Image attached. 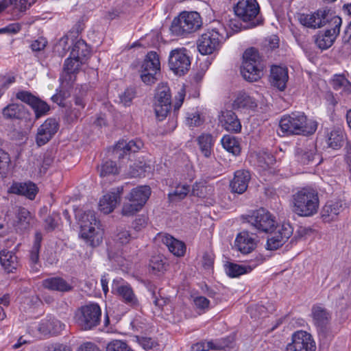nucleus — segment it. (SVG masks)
Returning a JSON list of instances; mask_svg holds the SVG:
<instances>
[{"mask_svg":"<svg viewBox=\"0 0 351 351\" xmlns=\"http://www.w3.org/2000/svg\"><path fill=\"white\" fill-rule=\"evenodd\" d=\"M279 126L284 135L308 136L315 133L317 123L308 120L302 112H294L284 115L280 120Z\"/></svg>","mask_w":351,"mask_h":351,"instance_id":"obj_1","label":"nucleus"},{"mask_svg":"<svg viewBox=\"0 0 351 351\" xmlns=\"http://www.w3.org/2000/svg\"><path fill=\"white\" fill-rule=\"evenodd\" d=\"M319 206L318 192L313 188H303L292 195V211L300 217H311Z\"/></svg>","mask_w":351,"mask_h":351,"instance_id":"obj_2","label":"nucleus"},{"mask_svg":"<svg viewBox=\"0 0 351 351\" xmlns=\"http://www.w3.org/2000/svg\"><path fill=\"white\" fill-rule=\"evenodd\" d=\"M80 235L86 243L93 247L99 245L103 240L104 232L95 211L85 210L80 217Z\"/></svg>","mask_w":351,"mask_h":351,"instance_id":"obj_3","label":"nucleus"},{"mask_svg":"<svg viewBox=\"0 0 351 351\" xmlns=\"http://www.w3.org/2000/svg\"><path fill=\"white\" fill-rule=\"evenodd\" d=\"M230 35L226 27L218 23L217 27H213L201 36L197 42V49L203 55L211 54L218 50L221 43Z\"/></svg>","mask_w":351,"mask_h":351,"instance_id":"obj_4","label":"nucleus"},{"mask_svg":"<svg viewBox=\"0 0 351 351\" xmlns=\"http://www.w3.org/2000/svg\"><path fill=\"white\" fill-rule=\"evenodd\" d=\"M202 23L198 12L185 11L173 20L170 31L174 36H185L197 31L202 26Z\"/></svg>","mask_w":351,"mask_h":351,"instance_id":"obj_5","label":"nucleus"},{"mask_svg":"<svg viewBox=\"0 0 351 351\" xmlns=\"http://www.w3.org/2000/svg\"><path fill=\"white\" fill-rule=\"evenodd\" d=\"M241 73L245 80L249 82H256L263 74V64L257 50L254 48L247 49L243 56Z\"/></svg>","mask_w":351,"mask_h":351,"instance_id":"obj_6","label":"nucleus"},{"mask_svg":"<svg viewBox=\"0 0 351 351\" xmlns=\"http://www.w3.org/2000/svg\"><path fill=\"white\" fill-rule=\"evenodd\" d=\"M101 316L100 306L96 303H91L77 309L75 314V321L82 330H88L100 324Z\"/></svg>","mask_w":351,"mask_h":351,"instance_id":"obj_7","label":"nucleus"},{"mask_svg":"<svg viewBox=\"0 0 351 351\" xmlns=\"http://www.w3.org/2000/svg\"><path fill=\"white\" fill-rule=\"evenodd\" d=\"M235 15L249 24L244 29L254 27L261 23L258 14L260 7L256 0H239L234 7Z\"/></svg>","mask_w":351,"mask_h":351,"instance_id":"obj_8","label":"nucleus"},{"mask_svg":"<svg viewBox=\"0 0 351 351\" xmlns=\"http://www.w3.org/2000/svg\"><path fill=\"white\" fill-rule=\"evenodd\" d=\"M191 63L189 51L186 48H177L170 51L168 64L175 74L180 76L184 75L189 71Z\"/></svg>","mask_w":351,"mask_h":351,"instance_id":"obj_9","label":"nucleus"},{"mask_svg":"<svg viewBox=\"0 0 351 351\" xmlns=\"http://www.w3.org/2000/svg\"><path fill=\"white\" fill-rule=\"evenodd\" d=\"M154 112L158 121L164 120L171 108L170 88L164 84L158 86L154 97Z\"/></svg>","mask_w":351,"mask_h":351,"instance_id":"obj_10","label":"nucleus"},{"mask_svg":"<svg viewBox=\"0 0 351 351\" xmlns=\"http://www.w3.org/2000/svg\"><path fill=\"white\" fill-rule=\"evenodd\" d=\"M336 15H332L328 10H318L311 14H302L299 17L300 23L307 27L320 28L328 23L332 26V20Z\"/></svg>","mask_w":351,"mask_h":351,"instance_id":"obj_11","label":"nucleus"},{"mask_svg":"<svg viewBox=\"0 0 351 351\" xmlns=\"http://www.w3.org/2000/svg\"><path fill=\"white\" fill-rule=\"evenodd\" d=\"M248 222L256 229L263 232H269L276 226L275 218L269 212L261 208L249 216Z\"/></svg>","mask_w":351,"mask_h":351,"instance_id":"obj_12","label":"nucleus"},{"mask_svg":"<svg viewBox=\"0 0 351 351\" xmlns=\"http://www.w3.org/2000/svg\"><path fill=\"white\" fill-rule=\"evenodd\" d=\"M316 346L312 336L304 330L295 332L292 341L287 344L285 351H315Z\"/></svg>","mask_w":351,"mask_h":351,"instance_id":"obj_13","label":"nucleus"},{"mask_svg":"<svg viewBox=\"0 0 351 351\" xmlns=\"http://www.w3.org/2000/svg\"><path fill=\"white\" fill-rule=\"evenodd\" d=\"M276 231L269 232L271 234L267 241V249L276 250L281 247L292 235L293 228L289 223H284L276 227Z\"/></svg>","mask_w":351,"mask_h":351,"instance_id":"obj_14","label":"nucleus"},{"mask_svg":"<svg viewBox=\"0 0 351 351\" xmlns=\"http://www.w3.org/2000/svg\"><path fill=\"white\" fill-rule=\"evenodd\" d=\"M341 23V19L338 16H335L332 20V26L324 33L317 36L315 43L319 49L322 50L327 49L332 45L340 32Z\"/></svg>","mask_w":351,"mask_h":351,"instance_id":"obj_15","label":"nucleus"},{"mask_svg":"<svg viewBox=\"0 0 351 351\" xmlns=\"http://www.w3.org/2000/svg\"><path fill=\"white\" fill-rule=\"evenodd\" d=\"M58 122L56 119H47L38 129L36 143L39 146L46 144L58 132Z\"/></svg>","mask_w":351,"mask_h":351,"instance_id":"obj_16","label":"nucleus"},{"mask_svg":"<svg viewBox=\"0 0 351 351\" xmlns=\"http://www.w3.org/2000/svg\"><path fill=\"white\" fill-rule=\"evenodd\" d=\"M265 261V258L263 255L258 254L254 260H252L248 264L238 265L230 263L226 266V273L229 276L236 278L251 271L256 266L262 264Z\"/></svg>","mask_w":351,"mask_h":351,"instance_id":"obj_17","label":"nucleus"},{"mask_svg":"<svg viewBox=\"0 0 351 351\" xmlns=\"http://www.w3.org/2000/svg\"><path fill=\"white\" fill-rule=\"evenodd\" d=\"M221 126L227 131L239 133L241 130V123L237 115L232 110H222L219 116Z\"/></svg>","mask_w":351,"mask_h":351,"instance_id":"obj_18","label":"nucleus"},{"mask_svg":"<svg viewBox=\"0 0 351 351\" xmlns=\"http://www.w3.org/2000/svg\"><path fill=\"white\" fill-rule=\"evenodd\" d=\"M297 161L303 165L319 164V156L314 145L306 147H297L295 152Z\"/></svg>","mask_w":351,"mask_h":351,"instance_id":"obj_19","label":"nucleus"},{"mask_svg":"<svg viewBox=\"0 0 351 351\" xmlns=\"http://www.w3.org/2000/svg\"><path fill=\"white\" fill-rule=\"evenodd\" d=\"M123 187H117L112 191L104 195L99 204V210L105 214H109L113 211L121 199V194Z\"/></svg>","mask_w":351,"mask_h":351,"instance_id":"obj_20","label":"nucleus"},{"mask_svg":"<svg viewBox=\"0 0 351 351\" xmlns=\"http://www.w3.org/2000/svg\"><path fill=\"white\" fill-rule=\"evenodd\" d=\"M156 239L165 245L169 252L176 256H182L185 254L186 245L184 243L179 241L171 235L165 233L157 234Z\"/></svg>","mask_w":351,"mask_h":351,"instance_id":"obj_21","label":"nucleus"},{"mask_svg":"<svg viewBox=\"0 0 351 351\" xmlns=\"http://www.w3.org/2000/svg\"><path fill=\"white\" fill-rule=\"evenodd\" d=\"M143 146V143L140 139L131 140L128 142L121 140L116 144L113 152L119 159H121L128 154L137 152Z\"/></svg>","mask_w":351,"mask_h":351,"instance_id":"obj_22","label":"nucleus"},{"mask_svg":"<svg viewBox=\"0 0 351 351\" xmlns=\"http://www.w3.org/2000/svg\"><path fill=\"white\" fill-rule=\"evenodd\" d=\"M85 62L82 59L75 58L70 55L64 61L62 75V80L67 82L68 84L73 82L75 80L74 74L80 71L81 66Z\"/></svg>","mask_w":351,"mask_h":351,"instance_id":"obj_23","label":"nucleus"},{"mask_svg":"<svg viewBox=\"0 0 351 351\" xmlns=\"http://www.w3.org/2000/svg\"><path fill=\"white\" fill-rule=\"evenodd\" d=\"M256 243L252 234L248 231L239 232L234 241V247L243 254H249L256 247Z\"/></svg>","mask_w":351,"mask_h":351,"instance_id":"obj_24","label":"nucleus"},{"mask_svg":"<svg viewBox=\"0 0 351 351\" xmlns=\"http://www.w3.org/2000/svg\"><path fill=\"white\" fill-rule=\"evenodd\" d=\"M115 290L121 301L128 306L133 308H138L140 306L138 299L129 284L120 285Z\"/></svg>","mask_w":351,"mask_h":351,"instance_id":"obj_25","label":"nucleus"},{"mask_svg":"<svg viewBox=\"0 0 351 351\" xmlns=\"http://www.w3.org/2000/svg\"><path fill=\"white\" fill-rule=\"evenodd\" d=\"M250 178V174L248 171H237L230 184L232 191L238 194L243 193L247 189Z\"/></svg>","mask_w":351,"mask_h":351,"instance_id":"obj_26","label":"nucleus"},{"mask_svg":"<svg viewBox=\"0 0 351 351\" xmlns=\"http://www.w3.org/2000/svg\"><path fill=\"white\" fill-rule=\"evenodd\" d=\"M311 315L317 330L324 332L330 319L329 312L322 306L315 305L312 307Z\"/></svg>","mask_w":351,"mask_h":351,"instance_id":"obj_27","label":"nucleus"},{"mask_svg":"<svg viewBox=\"0 0 351 351\" xmlns=\"http://www.w3.org/2000/svg\"><path fill=\"white\" fill-rule=\"evenodd\" d=\"M65 324L58 319L49 316L41 321L39 324V330L45 334L56 335L65 329Z\"/></svg>","mask_w":351,"mask_h":351,"instance_id":"obj_28","label":"nucleus"},{"mask_svg":"<svg viewBox=\"0 0 351 351\" xmlns=\"http://www.w3.org/2000/svg\"><path fill=\"white\" fill-rule=\"evenodd\" d=\"M11 193L25 196L32 200L38 192V188L33 182H18L13 184L9 189Z\"/></svg>","mask_w":351,"mask_h":351,"instance_id":"obj_29","label":"nucleus"},{"mask_svg":"<svg viewBox=\"0 0 351 351\" xmlns=\"http://www.w3.org/2000/svg\"><path fill=\"white\" fill-rule=\"evenodd\" d=\"M287 69L274 66L271 69V84L280 90H284L288 80Z\"/></svg>","mask_w":351,"mask_h":351,"instance_id":"obj_30","label":"nucleus"},{"mask_svg":"<svg viewBox=\"0 0 351 351\" xmlns=\"http://www.w3.org/2000/svg\"><path fill=\"white\" fill-rule=\"evenodd\" d=\"M34 222L32 215L25 208H19L16 213V220L14 223L16 231L23 232L30 228Z\"/></svg>","mask_w":351,"mask_h":351,"instance_id":"obj_31","label":"nucleus"},{"mask_svg":"<svg viewBox=\"0 0 351 351\" xmlns=\"http://www.w3.org/2000/svg\"><path fill=\"white\" fill-rule=\"evenodd\" d=\"M42 240V234L40 232H36L35 234L33 245L29 251V264L31 265L32 269L35 271H37L40 267L39 261V252Z\"/></svg>","mask_w":351,"mask_h":351,"instance_id":"obj_32","label":"nucleus"},{"mask_svg":"<svg viewBox=\"0 0 351 351\" xmlns=\"http://www.w3.org/2000/svg\"><path fill=\"white\" fill-rule=\"evenodd\" d=\"M43 286L47 289L60 292H67L73 288L69 283L60 277L49 278L44 280L43 281Z\"/></svg>","mask_w":351,"mask_h":351,"instance_id":"obj_33","label":"nucleus"},{"mask_svg":"<svg viewBox=\"0 0 351 351\" xmlns=\"http://www.w3.org/2000/svg\"><path fill=\"white\" fill-rule=\"evenodd\" d=\"M345 134L340 128L332 129L328 131L326 141L328 146L333 149H338L343 145Z\"/></svg>","mask_w":351,"mask_h":351,"instance_id":"obj_34","label":"nucleus"},{"mask_svg":"<svg viewBox=\"0 0 351 351\" xmlns=\"http://www.w3.org/2000/svg\"><path fill=\"white\" fill-rule=\"evenodd\" d=\"M151 194L150 187L144 185L133 189L129 195L131 201L135 202L142 207L146 203Z\"/></svg>","mask_w":351,"mask_h":351,"instance_id":"obj_35","label":"nucleus"},{"mask_svg":"<svg viewBox=\"0 0 351 351\" xmlns=\"http://www.w3.org/2000/svg\"><path fill=\"white\" fill-rule=\"evenodd\" d=\"M2 114L6 119H21L25 117L26 112L23 105L10 104L3 108Z\"/></svg>","mask_w":351,"mask_h":351,"instance_id":"obj_36","label":"nucleus"},{"mask_svg":"<svg viewBox=\"0 0 351 351\" xmlns=\"http://www.w3.org/2000/svg\"><path fill=\"white\" fill-rule=\"evenodd\" d=\"M232 106L234 108H248L255 110L257 107L256 99L245 92H240L237 95Z\"/></svg>","mask_w":351,"mask_h":351,"instance_id":"obj_37","label":"nucleus"},{"mask_svg":"<svg viewBox=\"0 0 351 351\" xmlns=\"http://www.w3.org/2000/svg\"><path fill=\"white\" fill-rule=\"evenodd\" d=\"M0 262L7 272H13L18 267V258L12 252L2 250L0 252Z\"/></svg>","mask_w":351,"mask_h":351,"instance_id":"obj_38","label":"nucleus"},{"mask_svg":"<svg viewBox=\"0 0 351 351\" xmlns=\"http://www.w3.org/2000/svg\"><path fill=\"white\" fill-rule=\"evenodd\" d=\"M136 238H138V234L133 230H129L125 227H118L115 231L113 239L116 243L124 245Z\"/></svg>","mask_w":351,"mask_h":351,"instance_id":"obj_39","label":"nucleus"},{"mask_svg":"<svg viewBox=\"0 0 351 351\" xmlns=\"http://www.w3.org/2000/svg\"><path fill=\"white\" fill-rule=\"evenodd\" d=\"M141 69L149 72H158L160 70L159 56L155 51H149L146 55L141 66Z\"/></svg>","mask_w":351,"mask_h":351,"instance_id":"obj_40","label":"nucleus"},{"mask_svg":"<svg viewBox=\"0 0 351 351\" xmlns=\"http://www.w3.org/2000/svg\"><path fill=\"white\" fill-rule=\"evenodd\" d=\"M232 343L230 340L228 339V343L223 342H216L214 343L213 341H200L197 343L193 344L191 346V351H208L210 350H225L226 348L229 347V343Z\"/></svg>","mask_w":351,"mask_h":351,"instance_id":"obj_41","label":"nucleus"},{"mask_svg":"<svg viewBox=\"0 0 351 351\" xmlns=\"http://www.w3.org/2000/svg\"><path fill=\"white\" fill-rule=\"evenodd\" d=\"M213 191L214 188L213 186L207 184L206 181H200L196 182L193 185L191 194L199 198H206L212 195Z\"/></svg>","mask_w":351,"mask_h":351,"instance_id":"obj_42","label":"nucleus"},{"mask_svg":"<svg viewBox=\"0 0 351 351\" xmlns=\"http://www.w3.org/2000/svg\"><path fill=\"white\" fill-rule=\"evenodd\" d=\"M90 49L83 40H78L73 45L71 53V57L86 60L90 55Z\"/></svg>","mask_w":351,"mask_h":351,"instance_id":"obj_43","label":"nucleus"},{"mask_svg":"<svg viewBox=\"0 0 351 351\" xmlns=\"http://www.w3.org/2000/svg\"><path fill=\"white\" fill-rule=\"evenodd\" d=\"M341 204L340 202H327L322 210V216L324 220H332L337 217L341 210Z\"/></svg>","mask_w":351,"mask_h":351,"instance_id":"obj_44","label":"nucleus"},{"mask_svg":"<svg viewBox=\"0 0 351 351\" xmlns=\"http://www.w3.org/2000/svg\"><path fill=\"white\" fill-rule=\"evenodd\" d=\"M197 142L203 155L206 158L210 157L213 145V136L208 134H202L197 138Z\"/></svg>","mask_w":351,"mask_h":351,"instance_id":"obj_45","label":"nucleus"},{"mask_svg":"<svg viewBox=\"0 0 351 351\" xmlns=\"http://www.w3.org/2000/svg\"><path fill=\"white\" fill-rule=\"evenodd\" d=\"M221 144L225 149L233 155H239L241 152V147L237 139L230 135H224L221 139Z\"/></svg>","mask_w":351,"mask_h":351,"instance_id":"obj_46","label":"nucleus"},{"mask_svg":"<svg viewBox=\"0 0 351 351\" xmlns=\"http://www.w3.org/2000/svg\"><path fill=\"white\" fill-rule=\"evenodd\" d=\"M189 191V185H178L172 193L169 194V197L171 201L183 199L187 195Z\"/></svg>","mask_w":351,"mask_h":351,"instance_id":"obj_47","label":"nucleus"},{"mask_svg":"<svg viewBox=\"0 0 351 351\" xmlns=\"http://www.w3.org/2000/svg\"><path fill=\"white\" fill-rule=\"evenodd\" d=\"M118 173V168L114 162L109 160L101 165L99 169L101 177H105L109 175H115Z\"/></svg>","mask_w":351,"mask_h":351,"instance_id":"obj_48","label":"nucleus"},{"mask_svg":"<svg viewBox=\"0 0 351 351\" xmlns=\"http://www.w3.org/2000/svg\"><path fill=\"white\" fill-rule=\"evenodd\" d=\"M31 107L34 110L36 117L37 119L46 114V113L49 110V106L48 104L46 102L39 99L38 97Z\"/></svg>","mask_w":351,"mask_h":351,"instance_id":"obj_49","label":"nucleus"},{"mask_svg":"<svg viewBox=\"0 0 351 351\" xmlns=\"http://www.w3.org/2000/svg\"><path fill=\"white\" fill-rule=\"evenodd\" d=\"M143 207L138 203L131 201L128 197V202L124 203L122 208V214L125 216H132L139 211Z\"/></svg>","mask_w":351,"mask_h":351,"instance_id":"obj_50","label":"nucleus"},{"mask_svg":"<svg viewBox=\"0 0 351 351\" xmlns=\"http://www.w3.org/2000/svg\"><path fill=\"white\" fill-rule=\"evenodd\" d=\"M203 119L197 112H187L186 123L190 128L198 127L203 123Z\"/></svg>","mask_w":351,"mask_h":351,"instance_id":"obj_51","label":"nucleus"},{"mask_svg":"<svg viewBox=\"0 0 351 351\" xmlns=\"http://www.w3.org/2000/svg\"><path fill=\"white\" fill-rule=\"evenodd\" d=\"M106 351H134L125 342L121 340H113L106 347Z\"/></svg>","mask_w":351,"mask_h":351,"instance_id":"obj_52","label":"nucleus"},{"mask_svg":"<svg viewBox=\"0 0 351 351\" xmlns=\"http://www.w3.org/2000/svg\"><path fill=\"white\" fill-rule=\"evenodd\" d=\"M149 266L153 271L162 272L166 270L167 265L162 257L155 256L151 259Z\"/></svg>","mask_w":351,"mask_h":351,"instance_id":"obj_53","label":"nucleus"},{"mask_svg":"<svg viewBox=\"0 0 351 351\" xmlns=\"http://www.w3.org/2000/svg\"><path fill=\"white\" fill-rule=\"evenodd\" d=\"M10 158L9 154L0 149V174H5L9 169Z\"/></svg>","mask_w":351,"mask_h":351,"instance_id":"obj_54","label":"nucleus"},{"mask_svg":"<svg viewBox=\"0 0 351 351\" xmlns=\"http://www.w3.org/2000/svg\"><path fill=\"white\" fill-rule=\"evenodd\" d=\"M16 97L21 101L27 104L30 106H32L37 98L30 92L26 90H21L18 92L16 95Z\"/></svg>","mask_w":351,"mask_h":351,"instance_id":"obj_55","label":"nucleus"},{"mask_svg":"<svg viewBox=\"0 0 351 351\" xmlns=\"http://www.w3.org/2000/svg\"><path fill=\"white\" fill-rule=\"evenodd\" d=\"M158 72H149V71H145L141 69V78L142 81L147 85H151L157 81V75Z\"/></svg>","mask_w":351,"mask_h":351,"instance_id":"obj_56","label":"nucleus"},{"mask_svg":"<svg viewBox=\"0 0 351 351\" xmlns=\"http://www.w3.org/2000/svg\"><path fill=\"white\" fill-rule=\"evenodd\" d=\"M134 97V90L133 88H127L124 93L120 95L121 102L123 103L124 106H130Z\"/></svg>","mask_w":351,"mask_h":351,"instance_id":"obj_57","label":"nucleus"},{"mask_svg":"<svg viewBox=\"0 0 351 351\" xmlns=\"http://www.w3.org/2000/svg\"><path fill=\"white\" fill-rule=\"evenodd\" d=\"M193 302L195 307L200 310L205 311L209 308V300L204 296H197L193 299Z\"/></svg>","mask_w":351,"mask_h":351,"instance_id":"obj_58","label":"nucleus"},{"mask_svg":"<svg viewBox=\"0 0 351 351\" xmlns=\"http://www.w3.org/2000/svg\"><path fill=\"white\" fill-rule=\"evenodd\" d=\"M59 217L58 215L48 216L45 220V228L47 231L53 230L58 226Z\"/></svg>","mask_w":351,"mask_h":351,"instance_id":"obj_59","label":"nucleus"},{"mask_svg":"<svg viewBox=\"0 0 351 351\" xmlns=\"http://www.w3.org/2000/svg\"><path fill=\"white\" fill-rule=\"evenodd\" d=\"M348 84L349 82L343 75H335L332 81V87L337 90L346 87Z\"/></svg>","mask_w":351,"mask_h":351,"instance_id":"obj_60","label":"nucleus"},{"mask_svg":"<svg viewBox=\"0 0 351 351\" xmlns=\"http://www.w3.org/2000/svg\"><path fill=\"white\" fill-rule=\"evenodd\" d=\"M81 115V110L77 108H71L66 109L65 117L68 122H73L77 120Z\"/></svg>","mask_w":351,"mask_h":351,"instance_id":"obj_61","label":"nucleus"},{"mask_svg":"<svg viewBox=\"0 0 351 351\" xmlns=\"http://www.w3.org/2000/svg\"><path fill=\"white\" fill-rule=\"evenodd\" d=\"M237 18L238 17L235 16L234 18H230L227 21V25L232 31V32H238L245 27H242L241 23H240Z\"/></svg>","mask_w":351,"mask_h":351,"instance_id":"obj_62","label":"nucleus"},{"mask_svg":"<svg viewBox=\"0 0 351 351\" xmlns=\"http://www.w3.org/2000/svg\"><path fill=\"white\" fill-rule=\"evenodd\" d=\"M19 8L21 12H25L32 5H33L36 0H11Z\"/></svg>","mask_w":351,"mask_h":351,"instance_id":"obj_63","label":"nucleus"},{"mask_svg":"<svg viewBox=\"0 0 351 351\" xmlns=\"http://www.w3.org/2000/svg\"><path fill=\"white\" fill-rule=\"evenodd\" d=\"M47 40L44 38H40L31 44V49L34 51H40L45 49L47 45Z\"/></svg>","mask_w":351,"mask_h":351,"instance_id":"obj_64","label":"nucleus"}]
</instances>
